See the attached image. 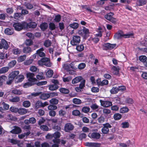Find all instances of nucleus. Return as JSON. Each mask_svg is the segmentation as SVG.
<instances>
[{
	"label": "nucleus",
	"instance_id": "c756f323",
	"mask_svg": "<svg viewBox=\"0 0 147 147\" xmlns=\"http://www.w3.org/2000/svg\"><path fill=\"white\" fill-rule=\"evenodd\" d=\"M36 78L37 79L42 80H44L45 79V77L43 76V73L42 72H40L36 76Z\"/></svg>",
	"mask_w": 147,
	"mask_h": 147
},
{
	"label": "nucleus",
	"instance_id": "0eeeda50",
	"mask_svg": "<svg viewBox=\"0 0 147 147\" xmlns=\"http://www.w3.org/2000/svg\"><path fill=\"white\" fill-rule=\"evenodd\" d=\"M80 41V38L78 36H74L73 37V39L71 41V44L73 46L76 45L79 43Z\"/></svg>",
	"mask_w": 147,
	"mask_h": 147
},
{
	"label": "nucleus",
	"instance_id": "bb28decb",
	"mask_svg": "<svg viewBox=\"0 0 147 147\" xmlns=\"http://www.w3.org/2000/svg\"><path fill=\"white\" fill-rule=\"evenodd\" d=\"M18 112L20 114L23 115L27 113V110L25 108H20L18 109Z\"/></svg>",
	"mask_w": 147,
	"mask_h": 147
},
{
	"label": "nucleus",
	"instance_id": "338daca9",
	"mask_svg": "<svg viewBox=\"0 0 147 147\" xmlns=\"http://www.w3.org/2000/svg\"><path fill=\"white\" fill-rule=\"evenodd\" d=\"M61 19V17L60 15H58L55 16L54 19V20L57 22H59Z\"/></svg>",
	"mask_w": 147,
	"mask_h": 147
},
{
	"label": "nucleus",
	"instance_id": "09e8293b",
	"mask_svg": "<svg viewBox=\"0 0 147 147\" xmlns=\"http://www.w3.org/2000/svg\"><path fill=\"white\" fill-rule=\"evenodd\" d=\"M59 90L61 92L64 94H67L69 92V91L68 89L64 88H60Z\"/></svg>",
	"mask_w": 147,
	"mask_h": 147
},
{
	"label": "nucleus",
	"instance_id": "c9c22d12",
	"mask_svg": "<svg viewBox=\"0 0 147 147\" xmlns=\"http://www.w3.org/2000/svg\"><path fill=\"white\" fill-rule=\"evenodd\" d=\"M40 129L44 131H48L49 130L48 127L45 125H42L40 126Z\"/></svg>",
	"mask_w": 147,
	"mask_h": 147
},
{
	"label": "nucleus",
	"instance_id": "a211bd4d",
	"mask_svg": "<svg viewBox=\"0 0 147 147\" xmlns=\"http://www.w3.org/2000/svg\"><path fill=\"white\" fill-rule=\"evenodd\" d=\"M100 80H97V83L99 85L102 86L107 85L108 84V81L107 80H104L102 81H100Z\"/></svg>",
	"mask_w": 147,
	"mask_h": 147
},
{
	"label": "nucleus",
	"instance_id": "79ce46f5",
	"mask_svg": "<svg viewBox=\"0 0 147 147\" xmlns=\"http://www.w3.org/2000/svg\"><path fill=\"white\" fill-rule=\"evenodd\" d=\"M22 105L24 107H28L30 106V103L29 101H25L23 102Z\"/></svg>",
	"mask_w": 147,
	"mask_h": 147
},
{
	"label": "nucleus",
	"instance_id": "6e6552de",
	"mask_svg": "<svg viewBox=\"0 0 147 147\" xmlns=\"http://www.w3.org/2000/svg\"><path fill=\"white\" fill-rule=\"evenodd\" d=\"M74 128V126L71 123H67L64 126V130L65 132H68L72 130Z\"/></svg>",
	"mask_w": 147,
	"mask_h": 147
},
{
	"label": "nucleus",
	"instance_id": "2eb2a0df",
	"mask_svg": "<svg viewBox=\"0 0 147 147\" xmlns=\"http://www.w3.org/2000/svg\"><path fill=\"white\" fill-rule=\"evenodd\" d=\"M88 136L92 138L98 139L100 138V135L99 133H98L93 132L91 134L90 136V134H89Z\"/></svg>",
	"mask_w": 147,
	"mask_h": 147
},
{
	"label": "nucleus",
	"instance_id": "f3484780",
	"mask_svg": "<svg viewBox=\"0 0 147 147\" xmlns=\"http://www.w3.org/2000/svg\"><path fill=\"white\" fill-rule=\"evenodd\" d=\"M24 77L23 75L21 74L18 76L15 79V82L17 83L22 82L24 79Z\"/></svg>",
	"mask_w": 147,
	"mask_h": 147
},
{
	"label": "nucleus",
	"instance_id": "8fccbe9b",
	"mask_svg": "<svg viewBox=\"0 0 147 147\" xmlns=\"http://www.w3.org/2000/svg\"><path fill=\"white\" fill-rule=\"evenodd\" d=\"M105 121V118L103 117L102 116H101L98 119V123L100 124H101L103 123Z\"/></svg>",
	"mask_w": 147,
	"mask_h": 147
},
{
	"label": "nucleus",
	"instance_id": "b1692460",
	"mask_svg": "<svg viewBox=\"0 0 147 147\" xmlns=\"http://www.w3.org/2000/svg\"><path fill=\"white\" fill-rule=\"evenodd\" d=\"M40 98L43 100H46L49 98V95L48 93H42L40 94Z\"/></svg>",
	"mask_w": 147,
	"mask_h": 147
},
{
	"label": "nucleus",
	"instance_id": "6ab92c4d",
	"mask_svg": "<svg viewBox=\"0 0 147 147\" xmlns=\"http://www.w3.org/2000/svg\"><path fill=\"white\" fill-rule=\"evenodd\" d=\"M82 80V78L81 76L76 77L72 81V83L73 84H75L78 83Z\"/></svg>",
	"mask_w": 147,
	"mask_h": 147
},
{
	"label": "nucleus",
	"instance_id": "5701e85b",
	"mask_svg": "<svg viewBox=\"0 0 147 147\" xmlns=\"http://www.w3.org/2000/svg\"><path fill=\"white\" fill-rule=\"evenodd\" d=\"M146 4V0H137L136 2V5L138 6H142Z\"/></svg>",
	"mask_w": 147,
	"mask_h": 147
},
{
	"label": "nucleus",
	"instance_id": "a878e982",
	"mask_svg": "<svg viewBox=\"0 0 147 147\" xmlns=\"http://www.w3.org/2000/svg\"><path fill=\"white\" fill-rule=\"evenodd\" d=\"M102 112L103 115L105 116H106L111 113V111L108 109L103 108L102 109Z\"/></svg>",
	"mask_w": 147,
	"mask_h": 147
},
{
	"label": "nucleus",
	"instance_id": "9d476101",
	"mask_svg": "<svg viewBox=\"0 0 147 147\" xmlns=\"http://www.w3.org/2000/svg\"><path fill=\"white\" fill-rule=\"evenodd\" d=\"M21 131L22 130L20 127L15 126L10 132L13 134H18L21 133Z\"/></svg>",
	"mask_w": 147,
	"mask_h": 147
},
{
	"label": "nucleus",
	"instance_id": "4c0bfd02",
	"mask_svg": "<svg viewBox=\"0 0 147 147\" xmlns=\"http://www.w3.org/2000/svg\"><path fill=\"white\" fill-rule=\"evenodd\" d=\"M113 117L115 120H118L121 119V115L119 113H117L114 114Z\"/></svg>",
	"mask_w": 147,
	"mask_h": 147
},
{
	"label": "nucleus",
	"instance_id": "f03ea898",
	"mask_svg": "<svg viewBox=\"0 0 147 147\" xmlns=\"http://www.w3.org/2000/svg\"><path fill=\"white\" fill-rule=\"evenodd\" d=\"M78 34L82 36L84 38H86L89 34V30L84 27L83 28L79 30L78 32Z\"/></svg>",
	"mask_w": 147,
	"mask_h": 147
},
{
	"label": "nucleus",
	"instance_id": "e2e57ef3",
	"mask_svg": "<svg viewBox=\"0 0 147 147\" xmlns=\"http://www.w3.org/2000/svg\"><path fill=\"white\" fill-rule=\"evenodd\" d=\"M28 81L30 82H32L33 83V85L36 84L35 82L37 81V80L35 78L33 77L30 79H28Z\"/></svg>",
	"mask_w": 147,
	"mask_h": 147
},
{
	"label": "nucleus",
	"instance_id": "cd10ccee",
	"mask_svg": "<svg viewBox=\"0 0 147 147\" xmlns=\"http://www.w3.org/2000/svg\"><path fill=\"white\" fill-rule=\"evenodd\" d=\"M9 68L8 67H3L1 68L0 69V74H4L7 72Z\"/></svg>",
	"mask_w": 147,
	"mask_h": 147
},
{
	"label": "nucleus",
	"instance_id": "412c9836",
	"mask_svg": "<svg viewBox=\"0 0 147 147\" xmlns=\"http://www.w3.org/2000/svg\"><path fill=\"white\" fill-rule=\"evenodd\" d=\"M111 69L113 71L114 74L117 75L119 74V66L116 67L115 66H113L111 68Z\"/></svg>",
	"mask_w": 147,
	"mask_h": 147
},
{
	"label": "nucleus",
	"instance_id": "3c124183",
	"mask_svg": "<svg viewBox=\"0 0 147 147\" xmlns=\"http://www.w3.org/2000/svg\"><path fill=\"white\" fill-rule=\"evenodd\" d=\"M57 108V106L53 105H50L48 107V109L51 111L56 110Z\"/></svg>",
	"mask_w": 147,
	"mask_h": 147
},
{
	"label": "nucleus",
	"instance_id": "2f4dec72",
	"mask_svg": "<svg viewBox=\"0 0 147 147\" xmlns=\"http://www.w3.org/2000/svg\"><path fill=\"white\" fill-rule=\"evenodd\" d=\"M53 142L55 144H53L52 147H59V140L54 139L53 140Z\"/></svg>",
	"mask_w": 147,
	"mask_h": 147
},
{
	"label": "nucleus",
	"instance_id": "4468645a",
	"mask_svg": "<svg viewBox=\"0 0 147 147\" xmlns=\"http://www.w3.org/2000/svg\"><path fill=\"white\" fill-rule=\"evenodd\" d=\"M44 49L42 47L37 50L36 51L37 55L40 57H43L45 56V54L43 52Z\"/></svg>",
	"mask_w": 147,
	"mask_h": 147
},
{
	"label": "nucleus",
	"instance_id": "7c9ffc66",
	"mask_svg": "<svg viewBox=\"0 0 147 147\" xmlns=\"http://www.w3.org/2000/svg\"><path fill=\"white\" fill-rule=\"evenodd\" d=\"M7 78V76L3 75L0 76V86L2 85L3 82Z\"/></svg>",
	"mask_w": 147,
	"mask_h": 147
},
{
	"label": "nucleus",
	"instance_id": "4d7b16f0",
	"mask_svg": "<svg viewBox=\"0 0 147 147\" xmlns=\"http://www.w3.org/2000/svg\"><path fill=\"white\" fill-rule=\"evenodd\" d=\"M12 93L20 95L22 94V92L20 90L14 89L12 91Z\"/></svg>",
	"mask_w": 147,
	"mask_h": 147
},
{
	"label": "nucleus",
	"instance_id": "0e129e2a",
	"mask_svg": "<svg viewBox=\"0 0 147 147\" xmlns=\"http://www.w3.org/2000/svg\"><path fill=\"white\" fill-rule=\"evenodd\" d=\"M25 6L28 9H32L33 7V5L29 3H28L25 4Z\"/></svg>",
	"mask_w": 147,
	"mask_h": 147
},
{
	"label": "nucleus",
	"instance_id": "864d4df0",
	"mask_svg": "<svg viewBox=\"0 0 147 147\" xmlns=\"http://www.w3.org/2000/svg\"><path fill=\"white\" fill-rule=\"evenodd\" d=\"M33 61V59H30L27 60L24 62V64L26 65H29L32 64Z\"/></svg>",
	"mask_w": 147,
	"mask_h": 147
},
{
	"label": "nucleus",
	"instance_id": "de8ad7c7",
	"mask_svg": "<svg viewBox=\"0 0 147 147\" xmlns=\"http://www.w3.org/2000/svg\"><path fill=\"white\" fill-rule=\"evenodd\" d=\"M147 58L146 56L142 55L139 57V59L140 60L143 62H144L146 61Z\"/></svg>",
	"mask_w": 147,
	"mask_h": 147
},
{
	"label": "nucleus",
	"instance_id": "e433bc0d",
	"mask_svg": "<svg viewBox=\"0 0 147 147\" xmlns=\"http://www.w3.org/2000/svg\"><path fill=\"white\" fill-rule=\"evenodd\" d=\"M23 51L24 53H27L31 52V49L30 47H27L24 48Z\"/></svg>",
	"mask_w": 147,
	"mask_h": 147
},
{
	"label": "nucleus",
	"instance_id": "dca6fc26",
	"mask_svg": "<svg viewBox=\"0 0 147 147\" xmlns=\"http://www.w3.org/2000/svg\"><path fill=\"white\" fill-rule=\"evenodd\" d=\"M19 74V72L18 71H12L9 75V78L14 79L17 77Z\"/></svg>",
	"mask_w": 147,
	"mask_h": 147
},
{
	"label": "nucleus",
	"instance_id": "9b49d317",
	"mask_svg": "<svg viewBox=\"0 0 147 147\" xmlns=\"http://www.w3.org/2000/svg\"><path fill=\"white\" fill-rule=\"evenodd\" d=\"M85 145L89 147H99L100 146V144L94 142H86L85 143Z\"/></svg>",
	"mask_w": 147,
	"mask_h": 147
},
{
	"label": "nucleus",
	"instance_id": "20e7f679",
	"mask_svg": "<svg viewBox=\"0 0 147 147\" xmlns=\"http://www.w3.org/2000/svg\"><path fill=\"white\" fill-rule=\"evenodd\" d=\"M114 13H113L110 12L105 15L104 17L106 19L112 23H115L117 20L116 19L112 17Z\"/></svg>",
	"mask_w": 147,
	"mask_h": 147
},
{
	"label": "nucleus",
	"instance_id": "13d9d810",
	"mask_svg": "<svg viewBox=\"0 0 147 147\" xmlns=\"http://www.w3.org/2000/svg\"><path fill=\"white\" fill-rule=\"evenodd\" d=\"M63 68L65 70L68 71L70 69V65L68 64H64L63 65Z\"/></svg>",
	"mask_w": 147,
	"mask_h": 147
},
{
	"label": "nucleus",
	"instance_id": "1a4fd4ad",
	"mask_svg": "<svg viewBox=\"0 0 147 147\" xmlns=\"http://www.w3.org/2000/svg\"><path fill=\"white\" fill-rule=\"evenodd\" d=\"M100 102L102 106L105 107H108L112 105V102H111L100 100Z\"/></svg>",
	"mask_w": 147,
	"mask_h": 147
},
{
	"label": "nucleus",
	"instance_id": "473e14b6",
	"mask_svg": "<svg viewBox=\"0 0 147 147\" xmlns=\"http://www.w3.org/2000/svg\"><path fill=\"white\" fill-rule=\"evenodd\" d=\"M49 89L51 90H54L58 88V86L56 84H54L49 86Z\"/></svg>",
	"mask_w": 147,
	"mask_h": 147
},
{
	"label": "nucleus",
	"instance_id": "680f3d73",
	"mask_svg": "<svg viewBox=\"0 0 147 147\" xmlns=\"http://www.w3.org/2000/svg\"><path fill=\"white\" fill-rule=\"evenodd\" d=\"M12 52L13 54L17 55L19 54L21 52L20 50L18 48L13 49L12 50Z\"/></svg>",
	"mask_w": 147,
	"mask_h": 147
},
{
	"label": "nucleus",
	"instance_id": "393cba45",
	"mask_svg": "<svg viewBox=\"0 0 147 147\" xmlns=\"http://www.w3.org/2000/svg\"><path fill=\"white\" fill-rule=\"evenodd\" d=\"M1 42L3 48L7 49L8 48V44L7 41L4 39L1 40Z\"/></svg>",
	"mask_w": 147,
	"mask_h": 147
},
{
	"label": "nucleus",
	"instance_id": "bf43d9fd",
	"mask_svg": "<svg viewBox=\"0 0 147 147\" xmlns=\"http://www.w3.org/2000/svg\"><path fill=\"white\" fill-rule=\"evenodd\" d=\"M20 99L19 97H14L11 99H9V101L12 102H17L20 101Z\"/></svg>",
	"mask_w": 147,
	"mask_h": 147
},
{
	"label": "nucleus",
	"instance_id": "5fc2aeb1",
	"mask_svg": "<svg viewBox=\"0 0 147 147\" xmlns=\"http://www.w3.org/2000/svg\"><path fill=\"white\" fill-rule=\"evenodd\" d=\"M84 47L83 45H80L76 46V49L78 51H81L84 49Z\"/></svg>",
	"mask_w": 147,
	"mask_h": 147
},
{
	"label": "nucleus",
	"instance_id": "ddd939ff",
	"mask_svg": "<svg viewBox=\"0 0 147 147\" xmlns=\"http://www.w3.org/2000/svg\"><path fill=\"white\" fill-rule=\"evenodd\" d=\"M26 25L25 26L26 28H35L37 26V24L34 22H32L28 24L26 23Z\"/></svg>",
	"mask_w": 147,
	"mask_h": 147
},
{
	"label": "nucleus",
	"instance_id": "f704fd0d",
	"mask_svg": "<svg viewBox=\"0 0 147 147\" xmlns=\"http://www.w3.org/2000/svg\"><path fill=\"white\" fill-rule=\"evenodd\" d=\"M69 26L74 29H76L79 26V24L76 22H74L73 23L70 24L69 25Z\"/></svg>",
	"mask_w": 147,
	"mask_h": 147
},
{
	"label": "nucleus",
	"instance_id": "c85d7f7f",
	"mask_svg": "<svg viewBox=\"0 0 147 147\" xmlns=\"http://www.w3.org/2000/svg\"><path fill=\"white\" fill-rule=\"evenodd\" d=\"M53 72L52 70L49 69L46 72V75L47 77L50 78L53 76Z\"/></svg>",
	"mask_w": 147,
	"mask_h": 147
},
{
	"label": "nucleus",
	"instance_id": "ea45409f",
	"mask_svg": "<svg viewBox=\"0 0 147 147\" xmlns=\"http://www.w3.org/2000/svg\"><path fill=\"white\" fill-rule=\"evenodd\" d=\"M48 26V25L47 23H42L40 25L41 29L43 30L46 29Z\"/></svg>",
	"mask_w": 147,
	"mask_h": 147
},
{
	"label": "nucleus",
	"instance_id": "a19ab883",
	"mask_svg": "<svg viewBox=\"0 0 147 147\" xmlns=\"http://www.w3.org/2000/svg\"><path fill=\"white\" fill-rule=\"evenodd\" d=\"M129 109L127 107H123L120 109V112L121 113H124L128 112Z\"/></svg>",
	"mask_w": 147,
	"mask_h": 147
},
{
	"label": "nucleus",
	"instance_id": "c03bdc74",
	"mask_svg": "<svg viewBox=\"0 0 147 147\" xmlns=\"http://www.w3.org/2000/svg\"><path fill=\"white\" fill-rule=\"evenodd\" d=\"M130 141L128 140L126 143H120L119 146L121 147H127L129 146Z\"/></svg>",
	"mask_w": 147,
	"mask_h": 147
},
{
	"label": "nucleus",
	"instance_id": "423d86ee",
	"mask_svg": "<svg viewBox=\"0 0 147 147\" xmlns=\"http://www.w3.org/2000/svg\"><path fill=\"white\" fill-rule=\"evenodd\" d=\"M48 105L49 103L47 102H45L44 103H42L40 101L38 100L35 103V108L37 109L40 107H44Z\"/></svg>",
	"mask_w": 147,
	"mask_h": 147
},
{
	"label": "nucleus",
	"instance_id": "37998d69",
	"mask_svg": "<svg viewBox=\"0 0 147 147\" xmlns=\"http://www.w3.org/2000/svg\"><path fill=\"white\" fill-rule=\"evenodd\" d=\"M58 100L56 98H53L49 100V102L51 104L57 105L58 103Z\"/></svg>",
	"mask_w": 147,
	"mask_h": 147
},
{
	"label": "nucleus",
	"instance_id": "69168bd1",
	"mask_svg": "<svg viewBox=\"0 0 147 147\" xmlns=\"http://www.w3.org/2000/svg\"><path fill=\"white\" fill-rule=\"evenodd\" d=\"M34 74L33 73L29 72L27 73L26 74V76L28 79L32 78L34 77Z\"/></svg>",
	"mask_w": 147,
	"mask_h": 147
},
{
	"label": "nucleus",
	"instance_id": "052dcab7",
	"mask_svg": "<svg viewBox=\"0 0 147 147\" xmlns=\"http://www.w3.org/2000/svg\"><path fill=\"white\" fill-rule=\"evenodd\" d=\"M33 85V83L29 82L24 83V84L23 86L24 88H27Z\"/></svg>",
	"mask_w": 147,
	"mask_h": 147
},
{
	"label": "nucleus",
	"instance_id": "49530a36",
	"mask_svg": "<svg viewBox=\"0 0 147 147\" xmlns=\"http://www.w3.org/2000/svg\"><path fill=\"white\" fill-rule=\"evenodd\" d=\"M118 91V88L113 87L110 90V92L111 94H114L117 93Z\"/></svg>",
	"mask_w": 147,
	"mask_h": 147
},
{
	"label": "nucleus",
	"instance_id": "603ef678",
	"mask_svg": "<svg viewBox=\"0 0 147 147\" xmlns=\"http://www.w3.org/2000/svg\"><path fill=\"white\" fill-rule=\"evenodd\" d=\"M19 9L22 10L21 13L24 15H26L28 13V11L26 9H23L22 7L20 6Z\"/></svg>",
	"mask_w": 147,
	"mask_h": 147
},
{
	"label": "nucleus",
	"instance_id": "39448f33",
	"mask_svg": "<svg viewBox=\"0 0 147 147\" xmlns=\"http://www.w3.org/2000/svg\"><path fill=\"white\" fill-rule=\"evenodd\" d=\"M103 127L101 129V131L103 134H107L109 131V128L111 127V125L109 123H107L103 124Z\"/></svg>",
	"mask_w": 147,
	"mask_h": 147
},
{
	"label": "nucleus",
	"instance_id": "4be33fe9",
	"mask_svg": "<svg viewBox=\"0 0 147 147\" xmlns=\"http://www.w3.org/2000/svg\"><path fill=\"white\" fill-rule=\"evenodd\" d=\"M41 93V92H33L32 93L30 94L28 96V98L29 99H31L33 97L38 96Z\"/></svg>",
	"mask_w": 147,
	"mask_h": 147
},
{
	"label": "nucleus",
	"instance_id": "f8f14e48",
	"mask_svg": "<svg viewBox=\"0 0 147 147\" xmlns=\"http://www.w3.org/2000/svg\"><path fill=\"white\" fill-rule=\"evenodd\" d=\"M49 61H50V59L45 57L41 59L40 60L38 61L37 63L39 65L42 66L44 65V64Z\"/></svg>",
	"mask_w": 147,
	"mask_h": 147
},
{
	"label": "nucleus",
	"instance_id": "7ed1b4c3",
	"mask_svg": "<svg viewBox=\"0 0 147 147\" xmlns=\"http://www.w3.org/2000/svg\"><path fill=\"white\" fill-rule=\"evenodd\" d=\"M26 22H16L13 24V26L16 30L20 31L24 28H26Z\"/></svg>",
	"mask_w": 147,
	"mask_h": 147
},
{
	"label": "nucleus",
	"instance_id": "58836bf2",
	"mask_svg": "<svg viewBox=\"0 0 147 147\" xmlns=\"http://www.w3.org/2000/svg\"><path fill=\"white\" fill-rule=\"evenodd\" d=\"M72 101L73 103L77 105L80 104L82 103V101L80 99L76 98L73 99Z\"/></svg>",
	"mask_w": 147,
	"mask_h": 147
},
{
	"label": "nucleus",
	"instance_id": "aec40b11",
	"mask_svg": "<svg viewBox=\"0 0 147 147\" xmlns=\"http://www.w3.org/2000/svg\"><path fill=\"white\" fill-rule=\"evenodd\" d=\"M4 32L8 35H12L13 33V30L12 28H7L5 29Z\"/></svg>",
	"mask_w": 147,
	"mask_h": 147
},
{
	"label": "nucleus",
	"instance_id": "a18cd8bd",
	"mask_svg": "<svg viewBox=\"0 0 147 147\" xmlns=\"http://www.w3.org/2000/svg\"><path fill=\"white\" fill-rule=\"evenodd\" d=\"M51 41L49 40H45L44 44V45L46 47H48L51 46Z\"/></svg>",
	"mask_w": 147,
	"mask_h": 147
},
{
	"label": "nucleus",
	"instance_id": "6e6d98bb",
	"mask_svg": "<svg viewBox=\"0 0 147 147\" xmlns=\"http://www.w3.org/2000/svg\"><path fill=\"white\" fill-rule=\"evenodd\" d=\"M90 109L89 107H84L82 108V111L84 113H87L90 111Z\"/></svg>",
	"mask_w": 147,
	"mask_h": 147
},
{
	"label": "nucleus",
	"instance_id": "72a5a7b5",
	"mask_svg": "<svg viewBox=\"0 0 147 147\" xmlns=\"http://www.w3.org/2000/svg\"><path fill=\"white\" fill-rule=\"evenodd\" d=\"M26 55L21 56L18 58V61L19 62H21L24 61L26 58Z\"/></svg>",
	"mask_w": 147,
	"mask_h": 147
},
{
	"label": "nucleus",
	"instance_id": "774afa93",
	"mask_svg": "<svg viewBox=\"0 0 147 147\" xmlns=\"http://www.w3.org/2000/svg\"><path fill=\"white\" fill-rule=\"evenodd\" d=\"M49 28L51 30H53L55 28V25L54 23L51 22L49 24Z\"/></svg>",
	"mask_w": 147,
	"mask_h": 147
},
{
	"label": "nucleus",
	"instance_id": "f257e3e1",
	"mask_svg": "<svg viewBox=\"0 0 147 147\" xmlns=\"http://www.w3.org/2000/svg\"><path fill=\"white\" fill-rule=\"evenodd\" d=\"M132 33H127L125 34L121 31H119L116 33L114 35L115 38L117 39L124 38H129L133 36Z\"/></svg>",
	"mask_w": 147,
	"mask_h": 147
}]
</instances>
